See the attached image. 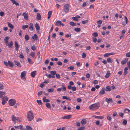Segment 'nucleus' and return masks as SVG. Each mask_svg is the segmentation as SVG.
Wrapping results in <instances>:
<instances>
[{
	"label": "nucleus",
	"instance_id": "obj_33",
	"mask_svg": "<svg viewBox=\"0 0 130 130\" xmlns=\"http://www.w3.org/2000/svg\"><path fill=\"white\" fill-rule=\"evenodd\" d=\"M107 61L108 62L112 63L113 62L112 59L110 58H108L107 59Z\"/></svg>",
	"mask_w": 130,
	"mask_h": 130
},
{
	"label": "nucleus",
	"instance_id": "obj_17",
	"mask_svg": "<svg viewBox=\"0 0 130 130\" xmlns=\"http://www.w3.org/2000/svg\"><path fill=\"white\" fill-rule=\"evenodd\" d=\"M29 29L31 31H32L33 30V25L32 23H30L29 24Z\"/></svg>",
	"mask_w": 130,
	"mask_h": 130
},
{
	"label": "nucleus",
	"instance_id": "obj_50",
	"mask_svg": "<svg viewBox=\"0 0 130 130\" xmlns=\"http://www.w3.org/2000/svg\"><path fill=\"white\" fill-rule=\"evenodd\" d=\"M117 113L116 111H114L113 112L112 115L114 117H115L117 116Z\"/></svg>",
	"mask_w": 130,
	"mask_h": 130
},
{
	"label": "nucleus",
	"instance_id": "obj_11",
	"mask_svg": "<svg viewBox=\"0 0 130 130\" xmlns=\"http://www.w3.org/2000/svg\"><path fill=\"white\" fill-rule=\"evenodd\" d=\"M92 117L97 119H103L104 118V116H97L94 115H93Z\"/></svg>",
	"mask_w": 130,
	"mask_h": 130
},
{
	"label": "nucleus",
	"instance_id": "obj_64",
	"mask_svg": "<svg viewBox=\"0 0 130 130\" xmlns=\"http://www.w3.org/2000/svg\"><path fill=\"white\" fill-rule=\"evenodd\" d=\"M29 55L30 56L33 57L35 55V53L34 52H32Z\"/></svg>",
	"mask_w": 130,
	"mask_h": 130
},
{
	"label": "nucleus",
	"instance_id": "obj_25",
	"mask_svg": "<svg viewBox=\"0 0 130 130\" xmlns=\"http://www.w3.org/2000/svg\"><path fill=\"white\" fill-rule=\"evenodd\" d=\"M36 19L38 20H40L41 19V15L39 13H38L37 14Z\"/></svg>",
	"mask_w": 130,
	"mask_h": 130
},
{
	"label": "nucleus",
	"instance_id": "obj_5",
	"mask_svg": "<svg viewBox=\"0 0 130 130\" xmlns=\"http://www.w3.org/2000/svg\"><path fill=\"white\" fill-rule=\"evenodd\" d=\"M2 98V105H4L6 103V102L8 101V98L6 96Z\"/></svg>",
	"mask_w": 130,
	"mask_h": 130
},
{
	"label": "nucleus",
	"instance_id": "obj_16",
	"mask_svg": "<svg viewBox=\"0 0 130 130\" xmlns=\"http://www.w3.org/2000/svg\"><path fill=\"white\" fill-rule=\"evenodd\" d=\"M9 39V38L8 37H5L4 39V42L5 43V45L8 43V40Z\"/></svg>",
	"mask_w": 130,
	"mask_h": 130
},
{
	"label": "nucleus",
	"instance_id": "obj_29",
	"mask_svg": "<svg viewBox=\"0 0 130 130\" xmlns=\"http://www.w3.org/2000/svg\"><path fill=\"white\" fill-rule=\"evenodd\" d=\"M43 100L44 102H50V101L49 100L46 99L45 97H44L43 98Z\"/></svg>",
	"mask_w": 130,
	"mask_h": 130
},
{
	"label": "nucleus",
	"instance_id": "obj_2",
	"mask_svg": "<svg viewBox=\"0 0 130 130\" xmlns=\"http://www.w3.org/2000/svg\"><path fill=\"white\" fill-rule=\"evenodd\" d=\"M27 117V120L29 121H31L34 118V115L33 113L31 111H29L28 112Z\"/></svg>",
	"mask_w": 130,
	"mask_h": 130
},
{
	"label": "nucleus",
	"instance_id": "obj_51",
	"mask_svg": "<svg viewBox=\"0 0 130 130\" xmlns=\"http://www.w3.org/2000/svg\"><path fill=\"white\" fill-rule=\"evenodd\" d=\"M110 55L109 53H106L104 55V57H109Z\"/></svg>",
	"mask_w": 130,
	"mask_h": 130
},
{
	"label": "nucleus",
	"instance_id": "obj_7",
	"mask_svg": "<svg viewBox=\"0 0 130 130\" xmlns=\"http://www.w3.org/2000/svg\"><path fill=\"white\" fill-rule=\"evenodd\" d=\"M105 89L104 88H102L99 93V95H100L101 96L102 95L105 93Z\"/></svg>",
	"mask_w": 130,
	"mask_h": 130
},
{
	"label": "nucleus",
	"instance_id": "obj_12",
	"mask_svg": "<svg viewBox=\"0 0 130 130\" xmlns=\"http://www.w3.org/2000/svg\"><path fill=\"white\" fill-rule=\"evenodd\" d=\"M128 60V58H126L124 60H122L121 61V64L122 65L125 64Z\"/></svg>",
	"mask_w": 130,
	"mask_h": 130
},
{
	"label": "nucleus",
	"instance_id": "obj_41",
	"mask_svg": "<svg viewBox=\"0 0 130 130\" xmlns=\"http://www.w3.org/2000/svg\"><path fill=\"white\" fill-rule=\"evenodd\" d=\"M69 11V9H63V11L64 13L68 12Z\"/></svg>",
	"mask_w": 130,
	"mask_h": 130
},
{
	"label": "nucleus",
	"instance_id": "obj_55",
	"mask_svg": "<svg viewBox=\"0 0 130 130\" xmlns=\"http://www.w3.org/2000/svg\"><path fill=\"white\" fill-rule=\"evenodd\" d=\"M88 3L86 2H84L83 3V4L82 5V6L83 7H85L87 5V4Z\"/></svg>",
	"mask_w": 130,
	"mask_h": 130
},
{
	"label": "nucleus",
	"instance_id": "obj_56",
	"mask_svg": "<svg viewBox=\"0 0 130 130\" xmlns=\"http://www.w3.org/2000/svg\"><path fill=\"white\" fill-rule=\"evenodd\" d=\"M15 46V47H19V45L18 44L16 41H15L14 43Z\"/></svg>",
	"mask_w": 130,
	"mask_h": 130
},
{
	"label": "nucleus",
	"instance_id": "obj_60",
	"mask_svg": "<svg viewBox=\"0 0 130 130\" xmlns=\"http://www.w3.org/2000/svg\"><path fill=\"white\" fill-rule=\"evenodd\" d=\"M126 56L127 57H130V52L126 53Z\"/></svg>",
	"mask_w": 130,
	"mask_h": 130
},
{
	"label": "nucleus",
	"instance_id": "obj_10",
	"mask_svg": "<svg viewBox=\"0 0 130 130\" xmlns=\"http://www.w3.org/2000/svg\"><path fill=\"white\" fill-rule=\"evenodd\" d=\"M13 44L12 42L11 41L9 42V43H8L6 45L8 46L9 48H11L12 47Z\"/></svg>",
	"mask_w": 130,
	"mask_h": 130
},
{
	"label": "nucleus",
	"instance_id": "obj_21",
	"mask_svg": "<svg viewBox=\"0 0 130 130\" xmlns=\"http://www.w3.org/2000/svg\"><path fill=\"white\" fill-rule=\"evenodd\" d=\"M52 11H49L48 12L47 14V18L49 19L51 17V15L52 14Z\"/></svg>",
	"mask_w": 130,
	"mask_h": 130
},
{
	"label": "nucleus",
	"instance_id": "obj_46",
	"mask_svg": "<svg viewBox=\"0 0 130 130\" xmlns=\"http://www.w3.org/2000/svg\"><path fill=\"white\" fill-rule=\"evenodd\" d=\"M102 104L103 105V106L104 107L107 106L108 105V104H106V103L104 102H103Z\"/></svg>",
	"mask_w": 130,
	"mask_h": 130
},
{
	"label": "nucleus",
	"instance_id": "obj_61",
	"mask_svg": "<svg viewBox=\"0 0 130 130\" xmlns=\"http://www.w3.org/2000/svg\"><path fill=\"white\" fill-rule=\"evenodd\" d=\"M119 116L121 117H122L123 116L124 114L122 112H120L119 113Z\"/></svg>",
	"mask_w": 130,
	"mask_h": 130
},
{
	"label": "nucleus",
	"instance_id": "obj_57",
	"mask_svg": "<svg viewBox=\"0 0 130 130\" xmlns=\"http://www.w3.org/2000/svg\"><path fill=\"white\" fill-rule=\"evenodd\" d=\"M44 86V83H42L40 85L39 87L41 88H43Z\"/></svg>",
	"mask_w": 130,
	"mask_h": 130
},
{
	"label": "nucleus",
	"instance_id": "obj_22",
	"mask_svg": "<svg viewBox=\"0 0 130 130\" xmlns=\"http://www.w3.org/2000/svg\"><path fill=\"white\" fill-rule=\"evenodd\" d=\"M7 25L10 28L13 29L14 28V26L9 22H7Z\"/></svg>",
	"mask_w": 130,
	"mask_h": 130
},
{
	"label": "nucleus",
	"instance_id": "obj_9",
	"mask_svg": "<svg viewBox=\"0 0 130 130\" xmlns=\"http://www.w3.org/2000/svg\"><path fill=\"white\" fill-rule=\"evenodd\" d=\"M105 101L107 102L108 104L110 102L111 103H113V101L111 98H106L105 99Z\"/></svg>",
	"mask_w": 130,
	"mask_h": 130
},
{
	"label": "nucleus",
	"instance_id": "obj_47",
	"mask_svg": "<svg viewBox=\"0 0 130 130\" xmlns=\"http://www.w3.org/2000/svg\"><path fill=\"white\" fill-rule=\"evenodd\" d=\"M85 129V128L84 127H80L78 128L77 130H84Z\"/></svg>",
	"mask_w": 130,
	"mask_h": 130
},
{
	"label": "nucleus",
	"instance_id": "obj_24",
	"mask_svg": "<svg viewBox=\"0 0 130 130\" xmlns=\"http://www.w3.org/2000/svg\"><path fill=\"white\" fill-rule=\"evenodd\" d=\"M32 38L34 40H35L36 41L38 40V36L36 34H35L34 35V36H32Z\"/></svg>",
	"mask_w": 130,
	"mask_h": 130
},
{
	"label": "nucleus",
	"instance_id": "obj_4",
	"mask_svg": "<svg viewBox=\"0 0 130 130\" xmlns=\"http://www.w3.org/2000/svg\"><path fill=\"white\" fill-rule=\"evenodd\" d=\"M26 73V71H24L21 73L20 76L22 79H26L25 76Z\"/></svg>",
	"mask_w": 130,
	"mask_h": 130
},
{
	"label": "nucleus",
	"instance_id": "obj_1",
	"mask_svg": "<svg viewBox=\"0 0 130 130\" xmlns=\"http://www.w3.org/2000/svg\"><path fill=\"white\" fill-rule=\"evenodd\" d=\"M100 104L99 103H96L91 105L89 107V108L92 110L98 109L100 107Z\"/></svg>",
	"mask_w": 130,
	"mask_h": 130
},
{
	"label": "nucleus",
	"instance_id": "obj_8",
	"mask_svg": "<svg viewBox=\"0 0 130 130\" xmlns=\"http://www.w3.org/2000/svg\"><path fill=\"white\" fill-rule=\"evenodd\" d=\"M23 15L24 17V19L27 20H28V15L27 13L26 12L23 13Z\"/></svg>",
	"mask_w": 130,
	"mask_h": 130
},
{
	"label": "nucleus",
	"instance_id": "obj_45",
	"mask_svg": "<svg viewBox=\"0 0 130 130\" xmlns=\"http://www.w3.org/2000/svg\"><path fill=\"white\" fill-rule=\"evenodd\" d=\"M28 61L29 63L30 64H32L33 63L31 59L29 58L28 59Z\"/></svg>",
	"mask_w": 130,
	"mask_h": 130
},
{
	"label": "nucleus",
	"instance_id": "obj_30",
	"mask_svg": "<svg viewBox=\"0 0 130 130\" xmlns=\"http://www.w3.org/2000/svg\"><path fill=\"white\" fill-rule=\"evenodd\" d=\"M8 62L9 63V65L11 67H13V63L10 61H8Z\"/></svg>",
	"mask_w": 130,
	"mask_h": 130
},
{
	"label": "nucleus",
	"instance_id": "obj_54",
	"mask_svg": "<svg viewBox=\"0 0 130 130\" xmlns=\"http://www.w3.org/2000/svg\"><path fill=\"white\" fill-rule=\"evenodd\" d=\"M68 69L70 70H73L74 69V68L73 66H70L68 68Z\"/></svg>",
	"mask_w": 130,
	"mask_h": 130
},
{
	"label": "nucleus",
	"instance_id": "obj_52",
	"mask_svg": "<svg viewBox=\"0 0 130 130\" xmlns=\"http://www.w3.org/2000/svg\"><path fill=\"white\" fill-rule=\"evenodd\" d=\"M130 111V110H129L128 109L125 108V109L124 110V112L127 113L129 112Z\"/></svg>",
	"mask_w": 130,
	"mask_h": 130
},
{
	"label": "nucleus",
	"instance_id": "obj_36",
	"mask_svg": "<svg viewBox=\"0 0 130 130\" xmlns=\"http://www.w3.org/2000/svg\"><path fill=\"white\" fill-rule=\"evenodd\" d=\"M50 73L52 75H54L56 74V72L55 71H51Z\"/></svg>",
	"mask_w": 130,
	"mask_h": 130
},
{
	"label": "nucleus",
	"instance_id": "obj_26",
	"mask_svg": "<svg viewBox=\"0 0 130 130\" xmlns=\"http://www.w3.org/2000/svg\"><path fill=\"white\" fill-rule=\"evenodd\" d=\"M5 94V92L0 91V98H3V95H4Z\"/></svg>",
	"mask_w": 130,
	"mask_h": 130
},
{
	"label": "nucleus",
	"instance_id": "obj_37",
	"mask_svg": "<svg viewBox=\"0 0 130 130\" xmlns=\"http://www.w3.org/2000/svg\"><path fill=\"white\" fill-rule=\"evenodd\" d=\"M92 36L94 37H96L98 36V34L97 32H95L93 33Z\"/></svg>",
	"mask_w": 130,
	"mask_h": 130
},
{
	"label": "nucleus",
	"instance_id": "obj_32",
	"mask_svg": "<svg viewBox=\"0 0 130 130\" xmlns=\"http://www.w3.org/2000/svg\"><path fill=\"white\" fill-rule=\"evenodd\" d=\"M54 89L53 88H51L47 89V91L48 92H52L54 91Z\"/></svg>",
	"mask_w": 130,
	"mask_h": 130
},
{
	"label": "nucleus",
	"instance_id": "obj_40",
	"mask_svg": "<svg viewBox=\"0 0 130 130\" xmlns=\"http://www.w3.org/2000/svg\"><path fill=\"white\" fill-rule=\"evenodd\" d=\"M22 119L21 118H19L18 117L17 118V121L19 122H20L22 121Z\"/></svg>",
	"mask_w": 130,
	"mask_h": 130
},
{
	"label": "nucleus",
	"instance_id": "obj_38",
	"mask_svg": "<svg viewBox=\"0 0 130 130\" xmlns=\"http://www.w3.org/2000/svg\"><path fill=\"white\" fill-rule=\"evenodd\" d=\"M24 38L25 40H26L27 41L29 39V37L27 35H26L25 36Z\"/></svg>",
	"mask_w": 130,
	"mask_h": 130
},
{
	"label": "nucleus",
	"instance_id": "obj_31",
	"mask_svg": "<svg viewBox=\"0 0 130 130\" xmlns=\"http://www.w3.org/2000/svg\"><path fill=\"white\" fill-rule=\"evenodd\" d=\"M70 6V5L69 4H67L64 5L63 8H69Z\"/></svg>",
	"mask_w": 130,
	"mask_h": 130
},
{
	"label": "nucleus",
	"instance_id": "obj_15",
	"mask_svg": "<svg viewBox=\"0 0 130 130\" xmlns=\"http://www.w3.org/2000/svg\"><path fill=\"white\" fill-rule=\"evenodd\" d=\"M128 68L127 67L125 68L124 69V72L123 73V74L124 75H125L127 74L128 73L127 71L128 70Z\"/></svg>",
	"mask_w": 130,
	"mask_h": 130
},
{
	"label": "nucleus",
	"instance_id": "obj_58",
	"mask_svg": "<svg viewBox=\"0 0 130 130\" xmlns=\"http://www.w3.org/2000/svg\"><path fill=\"white\" fill-rule=\"evenodd\" d=\"M127 121L126 120H124L123 122V124L124 125H126L127 124Z\"/></svg>",
	"mask_w": 130,
	"mask_h": 130
},
{
	"label": "nucleus",
	"instance_id": "obj_63",
	"mask_svg": "<svg viewBox=\"0 0 130 130\" xmlns=\"http://www.w3.org/2000/svg\"><path fill=\"white\" fill-rule=\"evenodd\" d=\"M72 19L76 21H77L78 20V19H77L76 17H73L72 18Z\"/></svg>",
	"mask_w": 130,
	"mask_h": 130
},
{
	"label": "nucleus",
	"instance_id": "obj_20",
	"mask_svg": "<svg viewBox=\"0 0 130 130\" xmlns=\"http://www.w3.org/2000/svg\"><path fill=\"white\" fill-rule=\"evenodd\" d=\"M111 88L109 86H107L106 87L105 91H110L111 90Z\"/></svg>",
	"mask_w": 130,
	"mask_h": 130
},
{
	"label": "nucleus",
	"instance_id": "obj_27",
	"mask_svg": "<svg viewBox=\"0 0 130 130\" xmlns=\"http://www.w3.org/2000/svg\"><path fill=\"white\" fill-rule=\"evenodd\" d=\"M11 119L12 121H14L17 120V118L13 115L11 116Z\"/></svg>",
	"mask_w": 130,
	"mask_h": 130
},
{
	"label": "nucleus",
	"instance_id": "obj_6",
	"mask_svg": "<svg viewBox=\"0 0 130 130\" xmlns=\"http://www.w3.org/2000/svg\"><path fill=\"white\" fill-rule=\"evenodd\" d=\"M125 19H122L123 22H122V24L123 25L125 26L127 24V22L128 21L127 19L126 16H125Z\"/></svg>",
	"mask_w": 130,
	"mask_h": 130
},
{
	"label": "nucleus",
	"instance_id": "obj_23",
	"mask_svg": "<svg viewBox=\"0 0 130 130\" xmlns=\"http://www.w3.org/2000/svg\"><path fill=\"white\" fill-rule=\"evenodd\" d=\"M35 27L36 29L37 30H40V27L37 23H36L35 24Z\"/></svg>",
	"mask_w": 130,
	"mask_h": 130
},
{
	"label": "nucleus",
	"instance_id": "obj_43",
	"mask_svg": "<svg viewBox=\"0 0 130 130\" xmlns=\"http://www.w3.org/2000/svg\"><path fill=\"white\" fill-rule=\"evenodd\" d=\"M26 130H32L31 127L27 125L26 126Z\"/></svg>",
	"mask_w": 130,
	"mask_h": 130
},
{
	"label": "nucleus",
	"instance_id": "obj_19",
	"mask_svg": "<svg viewBox=\"0 0 130 130\" xmlns=\"http://www.w3.org/2000/svg\"><path fill=\"white\" fill-rule=\"evenodd\" d=\"M61 21L58 20L56 22L55 25L57 26H61Z\"/></svg>",
	"mask_w": 130,
	"mask_h": 130
},
{
	"label": "nucleus",
	"instance_id": "obj_14",
	"mask_svg": "<svg viewBox=\"0 0 130 130\" xmlns=\"http://www.w3.org/2000/svg\"><path fill=\"white\" fill-rule=\"evenodd\" d=\"M36 74V71H34L32 72L30 74V75L32 77L34 78Z\"/></svg>",
	"mask_w": 130,
	"mask_h": 130
},
{
	"label": "nucleus",
	"instance_id": "obj_59",
	"mask_svg": "<svg viewBox=\"0 0 130 130\" xmlns=\"http://www.w3.org/2000/svg\"><path fill=\"white\" fill-rule=\"evenodd\" d=\"M31 49L33 51H35L36 50V47L35 45H33L32 46Z\"/></svg>",
	"mask_w": 130,
	"mask_h": 130
},
{
	"label": "nucleus",
	"instance_id": "obj_34",
	"mask_svg": "<svg viewBox=\"0 0 130 130\" xmlns=\"http://www.w3.org/2000/svg\"><path fill=\"white\" fill-rule=\"evenodd\" d=\"M46 106L49 109H51V105L49 103H46L45 104Z\"/></svg>",
	"mask_w": 130,
	"mask_h": 130
},
{
	"label": "nucleus",
	"instance_id": "obj_44",
	"mask_svg": "<svg viewBox=\"0 0 130 130\" xmlns=\"http://www.w3.org/2000/svg\"><path fill=\"white\" fill-rule=\"evenodd\" d=\"M62 89L64 91H65L66 90V87L64 86V85H61Z\"/></svg>",
	"mask_w": 130,
	"mask_h": 130
},
{
	"label": "nucleus",
	"instance_id": "obj_48",
	"mask_svg": "<svg viewBox=\"0 0 130 130\" xmlns=\"http://www.w3.org/2000/svg\"><path fill=\"white\" fill-rule=\"evenodd\" d=\"M28 27V26L27 25H23L22 26V29L23 30H25L26 28H27Z\"/></svg>",
	"mask_w": 130,
	"mask_h": 130
},
{
	"label": "nucleus",
	"instance_id": "obj_18",
	"mask_svg": "<svg viewBox=\"0 0 130 130\" xmlns=\"http://www.w3.org/2000/svg\"><path fill=\"white\" fill-rule=\"evenodd\" d=\"M72 115H68L66 116H63L62 117V119H69L71 118Z\"/></svg>",
	"mask_w": 130,
	"mask_h": 130
},
{
	"label": "nucleus",
	"instance_id": "obj_28",
	"mask_svg": "<svg viewBox=\"0 0 130 130\" xmlns=\"http://www.w3.org/2000/svg\"><path fill=\"white\" fill-rule=\"evenodd\" d=\"M69 24L70 25L72 26H75L76 25V23H74L73 22H70Z\"/></svg>",
	"mask_w": 130,
	"mask_h": 130
},
{
	"label": "nucleus",
	"instance_id": "obj_3",
	"mask_svg": "<svg viewBox=\"0 0 130 130\" xmlns=\"http://www.w3.org/2000/svg\"><path fill=\"white\" fill-rule=\"evenodd\" d=\"M15 103V100L13 99H11L8 101L9 104L10 106L14 105Z\"/></svg>",
	"mask_w": 130,
	"mask_h": 130
},
{
	"label": "nucleus",
	"instance_id": "obj_35",
	"mask_svg": "<svg viewBox=\"0 0 130 130\" xmlns=\"http://www.w3.org/2000/svg\"><path fill=\"white\" fill-rule=\"evenodd\" d=\"M36 101L38 104L39 105H42L43 104V103L41 100H37Z\"/></svg>",
	"mask_w": 130,
	"mask_h": 130
},
{
	"label": "nucleus",
	"instance_id": "obj_53",
	"mask_svg": "<svg viewBox=\"0 0 130 130\" xmlns=\"http://www.w3.org/2000/svg\"><path fill=\"white\" fill-rule=\"evenodd\" d=\"M20 55L19 57L21 58H23L24 57V56L23 55V54L22 53H19Z\"/></svg>",
	"mask_w": 130,
	"mask_h": 130
},
{
	"label": "nucleus",
	"instance_id": "obj_13",
	"mask_svg": "<svg viewBox=\"0 0 130 130\" xmlns=\"http://www.w3.org/2000/svg\"><path fill=\"white\" fill-rule=\"evenodd\" d=\"M87 123V121L86 119H83L81 121V124L83 126L85 125Z\"/></svg>",
	"mask_w": 130,
	"mask_h": 130
},
{
	"label": "nucleus",
	"instance_id": "obj_42",
	"mask_svg": "<svg viewBox=\"0 0 130 130\" xmlns=\"http://www.w3.org/2000/svg\"><path fill=\"white\" fill-rule=\"evenodd\" d=\"M110 75V73H107L105 76V77L106 78H108Z\"/></svg>",
	"mask_w": 130,
	"mask_h": 130
},
{
	"label": "nucleus",
	"instance_id": "obj_49",
	"mask_svg": "<svg viewBox=\"0 0 130 130\" xmlns=\"http://www.w3.org/2000/svg\"><path fill=\"white\" fill-rule=\"evenodd\" d=\"M88 22V20H86L85 21H82V23L83 24H85L87 23Z\"/></svg>",
	"mask_w": 130,
	"mask_h": 130
},
{
	"label": "nucleus",
	"instance_id": "obj_62",
	"mask_svg": "<svg viewBox=\"0 0 130 130\" xmlns=\"http://www.w3.org/2000/svg\"><path fill=\"white\" fill-rule=\"evenodd\" d=\"M86 56V55L85 53H83L82 55V57L83 58H85Z\"/></svg>",
	"mask_w": 130,
	"mask_h": 130
},
{
	"label": "nucleus",
	"instance_id": "obj_39",
	"mask_svg": "<svg viewBox=\"0 0 130 130\" xmlns=\"http://www.w3.org/2000/svg\"><path fill=\"white\" fill-rule=\"evenodd\" d=\"M74 30L77 32H79L80 31V29L79 28H75L74 29Z\"/></svg>",
	"mask_w": 130,
	"mask_h": 130
}]
</instances>
